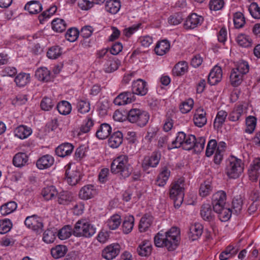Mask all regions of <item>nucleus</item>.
<instances>
[{"instance_id": "8fccbe9b", "label": "nucleus", "mask_w": 260, "mask_h": 260, "mask_svg": "<svg viewBox=\"0 0 260 260\" xmlns=\"http://www.w3.org/2000/svg\"><path fill=\"white\" fill-rule=\"evenodd\" d=\"M219 211H214L218 214L219 219L222 222H225L230 219L232 215L231 210L225 206L221 207Z\"/></svg>"}, {"instance_id": "412c9836", "label": "nucleus", "mask_w": 260, "mask_h": 260, "mask_svg": "<svg viewBox=\"0 0 260 260\" xmlns=\"http://www.w3.org/2000/svg\"><path fill=\"white\" fill-rule=\"evenodd\" d=\"M134 100L133 93L131 92H123L114 99V103L118 106L125 105L131 103Z\"/></svg>"}, {"instance_id": "f704fd0d", "label": "nucleus", "mask_w": 260, "mask_h": 260, "mask_svg": "<svg viewBox=\"0 0 260 260\" xmlns=\"http://www.w3.org/2000/svg\"><path fill=\"white\" fill-rule=\"evenodd\" d=\"M28 157L25 153L19 152L16 154L13 159V162L15 166L21 168L27 164Z\"/></svg>"}, {"instance_id": "09e8293b", "label": "nucleus", "mask_w": 260, "mask_h": 260, "mask_svg": "<svg viewBox=\"0 0 260 260\" xmlns=\"http://www.w3.org/2000/svg\"><path fill=\"white\" fill-rule=\"evenodd\" d=\"M67 27V24L64 20L56 18L52 21V28L53 30L61 32L64 31Z\"/></svg>"}, {"instance_id": "423d86ee", "label": "nucleus", "mask_w": 260, "mask_h": 260, "mask_svg": "<svg viewBox=\"0 0 260 260\" xmlns=\"http://www.w3.org/2000/svg\"><path fill=\"white\" fill-rule=\"evenodd\" d=\"M184 182L183 179H179L172 184L170 191V197L173 200L174 207L178 208L183 201Z\"/></svg>"}, {"instance_id": "c756f323", "label": "nucleus", "mask_w": 260, "mask_h": 260, "mask_svg": "<svg viewBox=\"0 0 260 260\" xmlns=\"http://www.w3.org/2000/svg\"><path fill=\"white\" fill-rule=\"evenodd\" d=\"M42 195L45 200H51L56 197L58 191L53 185L44 187L42 190Z\"/></svg>"}, {"instance_id": "4d7b16f0", "label": "nucleus", "mask_w": 260, "mask_h": 260, "mask_svg": "<svg viewBox=\"0 0 260 260\" xmlns=\"http://www.w3.org/2000/svg\"><path fill=\"white\" fill-rule=\"evenodd\" d=\"M12 227V223L9 219L0 220V234H4L9 232Z\"/></svg>"}, {"instance_id": "f8f14e48", "label": "nucleus", "mask_w": 260, "mask_h": 260, "mask_svg": "<svg viewBox=\"0 0 260 260\" xmlns=\"http://www.w3.org/2000/svg\"><path fill=\"white\" fill-rule=\"evenodd\" d=\"M24 223L27 228L37 232L41 231L43 227L42 219L36 215L27 217Z\"/></svg>"}, {"instance_id": "680f3d73", "label": "nucleus", "mask_w": 260, "mask_h": 260, "mask_svg": "<svg viewBox=\"0 0 260 260\" xmlns=\"http://www.w3.org/2000/svg\"><path fill=\"white\" fill-rule=\"evenodd\" d=\"M79 32L75 28H71L68 30L66 34V38L71 42H75L78 38Z\"/></svg>"}, {"instance_id": "5701e85b", "label": "nucleus", "mask_w": 260, "mask_h": 260, "mask_svg": "<svg viewBox=\"0 0 260 260\" xmlns=\"http://www.w3.org/2000/svg\"><path fill=\"white\" fill-rule=\"evenodd\" d=\"M222 77L221 68L215 66L210 71L208 75V82L211 85H214L220 82Z\"/></svg>"}, {"instance_id": "ddd939ff", "label": "nucleus", "mask_w": 260, "mask_h": 260, "mask_svg": "<svg viewBox=\"0 0 260 260\" xmlns=\"http://www.w3.org/2000/svg\"><path fill=\"white\" fill-rule=\"evenodd\" d=\"M120 249V247L118 244H111L103 250L102 256L107 260H112L118 255Z\"/></svg>"}, {"instance_id": "de8ad7c7", "label": "nucleus", "mask_w": 260, "mask_h": 260, "mask_svg": "<svg viewBox=\"0 0 260 260\" xmlns=\"http://www.w3.org/2000/svg\"><path fill=\"white\" fill-rule=\"evenodd\" d=\"M246 127L245 132L246 133L251 134L255 130L257 119L253 116H249L247 117L245 120Z\"/></svg>"}, {"instance_id": "3c124183", "label": "nucleus", "mask_w": 260, "mask_h": 260, "mask_svg": "<svg viewBox=\"0 0 260 260\" xmlns=\"http://www.w3.org/2000/svg\"><path fill=\"white\" fill-rule=\"evenodd\" d=\"M57 109L60 114L67 115L71 113L72 106L69 102L62 101L58 104Z\"/></svg>"}, {"instance_id": "dca6fc26", "label": "nucleus", "mask_w": 260, "mask_h": 260, "mask_svg": "<svg viewBox=\"0 0 260 260\" xmlns=\"http://www.w3.org/2000/svg\"><path fill=\"white\" fill-rule=\"evenodd\" d=\"M260 170V158H255L249 165L248 175L250 180L256 181L259 176Z\"/></svg>"}, {"instance_id": "58836bf2", "label": "nucleus", "mask_w": 260, "mask_h": 260, "mask_svg": "<svg viewBox=\"0 0 260 260\" xmlns=\"http://www.w3.org/2000/svg\"><path fill=\"white\" fill-rule=\"evenodd\" d=\"M17 208V204L11 201L3 204L0 208V212L3 216H7L14 212Z\"/></svg>"}, {"instance_id": "39448f33", "label": "nucleus", "mask_w": 260, "mask_h": 260, "mask_svg": "<svg viewBox=\"0 0 260 260\" xmlns=\"http://www.w3.org/2000/svg\"><path fill=\"white\" fill-rule=\"evenodd\" d=\"M96 232V228L85 219L79 220L75 223L73 234L77 237L90 238Z\"/></svg>"}, {"instance_id": "1a4fd4ad", "label": "nucleus", "mask_w": 260, "mask_h": 260, "mask_svg": "<svg viewBox=\"0 0 260 260\" xmlns=\"http://www.w3.org/2000/svg\"><path fill=\"white\" fill-rule=\"evenodd\" d=\"M180 240V232L176 227L171 228L166 233V238L164 239V245L169 251L176 249Z\"/></svg>"}, {"instance_id": "aec40b11", "label": "nucleus", "mask_w": 260, "mask_h": 260, "mask_svg": "<svg viewBox=\"0 0 260 260\" xmlns=\"http://www.w3.org/2000/svg\"><path fill=\"white\" fill-rule=\"evenodd\" d=\"M54 162V158L51 155L45 154L40 157L36 162L37 167L40 170L47 169Z\"/></svg>"}, {"instance_id": "4be33fe9", "label": "nucleus", "mask_w": 260, "mask_h": 260, "mask_svg": "<svg viewBox=\"0 0 260 260\" xmlns=\"http://www.w3.org/2000/svg\"><path fill=\"white\" fill-rule=\"evenodd\" d=\"M152 250V246L148 240H144L141 242L137 248L138 254L141 257L149 256Z\"/></svg>"}, {"instance_id": "4c0bfd02", "label": "nucleus", "mask_w": 260, "mask_h": 260, "mask_svg": "<svg viewBox=\"0 0 260 260\" xmlns=\"http://www.w3.org/2000/svg\"><path fill=\"white\" fill-rule=\"evenodd\" d=\"M153 220V217L150 214H145L141 219L139 229L141 232H144L151 226Z\"/></svg>"}, {"instance_id": "a211bd4d", "label": "nucleus", "mask_w": 260, "mask_h": 260, "mask_svg": "<svg viewBox=\"0 0 260 260\" xmlns=\"http://www.w3.org/2000/svg\"><path fill=\"white\" fill-rule=\"evenodd\" d=\"M160 155L153 153L151 156H145L142 162V167L144 171L147 170L150 167H155L158 164Z\"/></svg>"}, {"instance_id": "bb28decb", "label": "nucleus", "mask_w": 260, "mask_h": 260, "mask_svg": "<svg viewBox=\"0 0 260 260\" xmlns=\"http://www.w3.org/2000/svg\"><path fill=\"white\" fill-rule=\"evenodd\" d=\"M203 226L202 224L196 222L192 224L189 229V237L191 240L198 239L203 233Z\"/></svg>"}, {"instance_id": "c85d7f7f", "label": "nucleus", "mask_w": 260, "mask_h": 260, "mask_svg": "<svg viewBox=\"0 0 260 260\" xmlns=\"http://www.w3.org/2000/svg\"><path fill=\"white\" fill-rule=\"evenodd\" d=\"M135 218L133 215H128L124 217L122 224V231L125 234L130 233L133 229Z\"/></svg>"}, {"instance_id": "e433bc0d", "label": "nucleus", "mask_w": 260, "mask_h": 260, "mask_svg": "<svg viewBox=\"0 0 260 260\" xmlns=\"http://www.w3.org/2000/svg\"><path fill=\"white\" fill-rule=\"evenodd\" d=\"M120 8L121 4L119 0H108L105 6L106 11L112 14L117 13Z\"/></svg>"}, {"instance_id": "c03bdc74", "label": "nucleus", "mask_w": 260, "mask_h": 260, "mask_svg": "<svg viewBox=\"0 0 260 260\" xmlns=\"http://www.w3.org/2000/svg\"><path fill=\"white\" fill-rule=\"evenodd\" d=\"M238 252L237 250H235V247L229 245L225 249L219 254V258L220 260H227L234 256H235Z\"/></svg>"}, {"instance_id": "a18cd8bd", "label": "nucleus", "mask_w": 260, "mask_h": 260, "mask_svg": "<svg viewBox=\"0 0 260 260\" xmlns=\"http://www.w3.org/2000/svg\"><path fill=\"white\" fill-rule=\"evenodd\" d=\"M193 106L194 101L191 98H188L180 104L179 108L182 113L186 114L192 110Z\"/></svg>"}, {"instance_id": "bf43d9fd", "label": "nucleus", "mask_w": 260, "mask_h": 260, "mask_svg": "<svg viewBox=\"0 0 260 260\" xmlns=\"http://www.w3.org/2000/svg\"><path fill=\"white\" fill-rule=\"evenodd\" d=\"M212 191V187L210 182L205 181L204 183L201 185L199 194L202 197H205L209 194Z\"/></svg>"}, {"instance_id": "9d476101", "label": "nucleus", "mask_w": 260, "mask_h": 260, "mask_svg": "<svg viewBox=\"0 0 260 260\" xmlns=\"http://www.w3.org/2000/svg\"><path fill=\"white\" fill-rule=\"evenodd\" d=\"M66 168V180L70 185L77 184L81 179V173L75 164H68Z\"/></svg>"}, {"instance_id": "f257e3e1", "label": "nucleus", "mask_w": 260, "mask_h": 260, "mask_svg": "<svg viewBox=\"0 0 260 260\" xmlns=\"http://www.w3.org/2000/svg\"><path fill=\"white\" fill-rule=\"evenodd\" d=\"M112 173L119 174L125 178L128 177L133 171V169L128 162V157L126 155H121L116 157L111 165Z\"/></svg>"}, {"instance_id": "13d9d810", "label": "nucleus", "mask_w": 260, "mask_h": 260, "mask_svg": "<svg viewBox=\"0 0 260 260\" xmlns=\"http://www.w3.org/2000/svg\"><path fill=\"white\" fill-rule=\"evenodd\" d=\"M237 42L243 47H248L251 45L249 37L244 34H240L237 37Z\"/></svg>"}, {"instance_id": "a878e982", "label": "nucleus", "mask_w": 260, "mask_h": 260, "mask_svg": "<svg viewBox=\"0 0 260 260\" xmlns=\"http://www.w3.org/2000/svg\"><path fill=\"white\" fill-rule=\"evenodd\" d=\"M123 135L120 131L113 133L108 140V145L112 148H118L122 143Z\"/></svg>"}, {"instance_id": "0e129e2a", "label": "nucleus", "mask_w": 260, "mask_h": 260, "mask_svg": "<svg viewBox=\"0 0 260 260\" xmlns=\"http://www.w3.org/2000/svg\"><path fill=\"white\" fill-rule=\"evenodd\" d=\"M94 125V121L90 117H87L83 122L81 127V131L82 133H86L90 131Z\"/></svg>"}, {"instance_id": "6ab92c4d", "label": "nucleus", "mask_w": 260, "mask_h": 260, "mask_svg": "<svg viewBox=\"0 0 260 260\" xmlns=\"http://www.w3.org/2000/svg\"><path fill=\"white\" fill-rule=\"evenodd\" d=\"M193 120L195 125L199 127L205 125L207 121L205 110L201 107L198 108L194 114Z\"/></svg>"}, {"instance_id": "7c9ffc66", "label": "nucleus", "mask_w": 260, "mask_h": 260, "mask_svg": "<svg viewBox=\"0 0 260 260\" xmlns=\"http://www.w3.org/2000/svg\"><path fill=\"white\" fill-rule=\"evenodd\" d=\"M31 133L30 127L23 125L18 126L14 131L15 136L20 139L27 138Z\"/></svg>"}, {"instance_id": "69168bd1", "label": "nucleus", "mask_w": 260, "mask_h": 260, "mask_svg": "<svg viewBox=\"0 0 260 260\" xmlns=\"http://www.w3.org/2000/svg\"><path fill=\"white\" fill-rule=\"evenodd\" d=\"M54 104V102L50 98H44L42 100L40 106L43 110L47 111L53 107Z\"/></svg>"}, {"instance_id": "774afa93", "label": "nucleus", "mask_w": 260, "mask_h": 260, "mask_svg": "<svg viewBox=\"0 0 260 260\" xmlns=\"http://www.w3.org/2000/svg\"><path fill=\"white\" fill-rule=\"evenodd\" d=\"M84 208L85 207L84 203L82 202H79L73 205L72 210L74 215H80L83 214Z\"/></svg>"}, {"instance_id": "f03ea898", "label": "nucleus", "mask_w": 260, "mask_h": 260, "mask_svg": "<svg viewBox=\"0 0 260 260\" xmlns=\"http://www.w3.org/2000/svg\"><path fill=\"white\" fill-rule=\"evenodd\" d=\"M248 62L244 60L238 61L231 72L230 77L231 84L233 86H238L242 82L244 76L249 72Z\"/></svg>"}, {"instance_id": "603ef678", "label": "nucleus", "mask_w": 260, "mask_h": 260, "mask_svg": "<svg viewBox=\"0 0 260 260\" xmlns=\"http://www.w3.org/2000/svg\"><path fill=\"white\" fill-rule=\"evenodd\" d=\"M67 249L64 245H58L51 249V253L55 258L63 257L67 253Z\"/></svg>"}, {"instance_id": "49530a36", "label": "nucleus", "mask_w": 260, "mask_h": 260, "mask_svg": "<svg viewBox=\"0 0 260 260\" xmlns=\"http://www.w3.org/2000/svg\"><path fill=\"white\" fill-rule=\"evenodd\" d=\"M188 69V64L185 61L178 62L173 69V73L175 75L181 76L184 75Z\"/></svg>"}, {"instance_id": "473e14b6", "label": "nucleus", "mask_w": 260, "mask_h": 260, "mask_svg": "<svg viewBox=\"0 0 260 260\" xmlns=\"http://www.w3.org/2000/svg\"><path fill=\"white\" fill-rule=\"evenodd\" d=\"M111 130V127L109 124H102L96 131V136L99 139H105L109 136Z\"/></svg>"}, {"instance_id": "cd10ccee", "label": "nucleus", "mask_w": 260, "mask_h": 260, "mask_svg": "<svg viewBox=\"0 0 260 260\" xmlns=\"http://www.w3.org/2000/svg\"><path fill=\"white\" fill-rule=\"evenodd\" d=\"M200 215L201 217L205 221H211L214 219V214L211 206L209 204H204L202 205Z\"/></svg>"}, {"instance_id": "0eeeda50", "label": "nucleus", "mask_w": 260, "mask_h": 260, "mask_svg": "<svg viewBox=\"0 0 260 260\" xmlns=\"http://www.w3.org/2000/svg\"><path fill=\"white\" fill-rule=\"evenodd\" d=\"M127 118L130 122L143 127L147 123L149 115L147 112L140 109L132 108L128 111Z\"/></svg>"}, {"instance_id": "e2e57ef3", "label": "nucleus", "mask_w": 260, "mask_h": 260, "mask_svg": "<svg viewBox=\"0 0 260 260\" xmlns=\"http://www.w3.org/2000/svg\"><path fill=\"white\" fill-rule=\"evenodd\" d=\"M248 10L253 18H260V7L256 3H251L249 7Z\"/></svg>"}, {"instance_id": "6e6d98bb", "label": "nucleus", "mask_w": 260, "mask_h": 260, "mask_svg": "<svg viewBox=\"0 0 260 260\" xmlns=\"http://www.w3.org/2000/svg\"><path fill=\"white\" fill-rule=\"evenodd\" d=\"M73 230L70 225H66L59 230L58 237L60 240H65L69 238L72 235Z\"/></svg>"}, {"instance_id": "a19ab883", "label": "nucleus", "mask_w": 260, "mask_h": 260, "mask_svg": "<svg viewBox=\"0 0 260 260\" xmlns=\"http://www.w3.org/2000/svg\"><path fill=\"white\" fill-rule=\"evenodd\" d=\"M244 108L242 105L236 106L229 114V119L233 122L238 121L243 113Z\"/></svg>"}, {"instance_id": "7ed1b4c3", "label": "nucleus", "mask_w": 260, "mask_h": 260, "mask_svg": "<svg viewBox=\"0 0 260 260\" xmlns=\"http://www.w3.org/2000/svg\"><path fill=\"white\" fill-rule=\"evenodd\" d=\"M226 146L225 143L223 141L217 144L215 140H211L208 143L206 155L207 157H210L214 153V162L219 164L222 160Z\"/></svg>"}, {"instance_id": "b1692460", "label": "nucleus", "mask_w": 260, "mask_h": 260, "mask_svg": "<svg viewBox=\"0 0 260 260\" xmlns=\"http://www.w3.org/2000/svg\"><path fill=\"white\" fill-rule=\"evenodd\" d=\"M121 64V61L116 58H110L103 64V70L107 73H111L116 71Z\"/></svg>"}, {"instance_id": "79ce46f5", "label": "nucleus", "mask_w": 260, "mask_h": 260, "mask_svg": "<svg viewBox=\"0 0 260 260\" xmlns=\"http://www.w3.org/2000/svg\"><path fill=\"white\" fill-rule=\"evenodd\" d=\"M30 81V76L29 74L20 73L17 75L15 79L16 85L19 87H23L27 85Z\"/></svg>"}, {"instance_id": "4468645a", "label": "nucleus", "mask_w": 260, "mask_h": 260, "mask_svg": "<svg viewBox=\"0 0 260 260\" xmlns=\"http://www.w3.org/2000/svg\"><path fill=\"white\" fill-rule=\"evenodd\" d=\"M204 21L202 16L196 13H191L186 18L184 26L186 29H193L201 25Z\"/></svg>"}, {"instance_id": "393cba45", "label": "nucleus", "mask_w": 260, "mask_h": 260, "mask_svg": "<svg viewBox=\"0 0 260 260\" xmlns=\"http://www.w3.org/2000/svg\"><path fill=\"white\" fill-rule=\"evenodd\" d=\"M74 149V146L69 143H64L59 145L55 149L57 156L61 157L70 155Z\"/></svg>"}, {"instance_id": "864d4df0", "label": "nucleus", "mask_w": 260, "mask_h": 260, "mask_svg": "<svg viewBox=\"0 0 260 260\" xmlns=\"http://www.w3.org/2000/svg\"><path fill=\"white\" fill-rule=\"evenodd\" d=\"M77 108L79 112L85 114L89 111L90 109V104L86 99H80L77 102Z\"/></svg>"}, {"instance_id": "5fc2aeb1", "label": "nucleus", "mask_w": 260, "mask_h": 260, "mask_svg": "<svg viewBox=\"0 0 260 260\" xmlns=\"http://www.w3.org/2000/svg\"><path fill=\"white\" fill-rule=\"evenodd\" d=\"M62 52V49L58 46L50 48L47 53V57L51 59H55L60 56Z\"/></svg>"}, {"instance_id": "9b49d317", "label": "nucleus", "mask_w": 260, "mask_h": 260, "mask_svg": "<svg viewBox=\"0 0 260 260\" xmlns=\"http://www.w3.org/2000/svg\"><path fill=\"white\" fill-rule=\"evenodd\" d=\"M226 200V193L223 190L215 192L212 196V204L214 211H219L221 207L225 206Z\"/></svg>"}, {"instance_id": "c9c22d12", "label": "nucleus", "mask_w": 260, "mask_h": 260, "mask_svg": "<svg viewBox=\"0 0 260 260\" xmlns=\"http://www.w3.org/2000/svg\"><path fill=\"white\" fill-rule=\"evenodd\" d=\"M57 202L59 204L61 205H68L73 200V197L72 194L66 191L62 190L60 192L58 191L57 194Z\"/></svg>"}, {"instance_id": "052dcab7", "label": "nucleus", "mask_w": 260, "mask_h": 260, "mask_svg": "<svg viewBox=\"0 0 260 260\" xmlns=\"http://www.w3.org/2000/svg\"><path fill=\"white\" fill-rule=\"evenodd\" d=\"M233 21L236 28L243 27L245 22L244 16L241 12H236L234 14Z\"/></svg>"}, {"instance_id": "20e7f679", "label": "nucleus", "mask_w": 260, "mask_h": 260, "mask_svg": "<svg viewBox=\"0 0 260 260\" xmlns=\"http://www.w3.org/2000/svg\"><path fill=\"white\" fill-rule=\"evenodd\" d=\"M196 137L192 135H186L184 132L177 133L176 139L172 142L171 146H168V149L182 147L183 149L189 150L194 146Z\"/></svg>"}, {"instance_id": "f3484780", "label": "nucleus", "mask_w": 260, "mask_h": 260, "mask_svg": "<svg viewBox=\"0 0 260 260\" xmlns=\"http://www.w3.org/2000/svg\"><path fill=\"white\" fill-rule=\"evenodd\" d=\"M97 191L94 186L91 184L84 185L79 190V197L84 200H87L94 197Z\"/></svg>"}, {"instance_id": "338daca9", "label": "nucleus", "mask_w": 260, "mask_h": 260, "mask_svg": "<svg viewBox=\"0 0 260 260\" xmlns=\"http://www.w3.org/2000/svg\"><path fill=\"white\" fill-rule=\"evenodd\" d=\"M182 20V15L180 13H177L170 16L168 18V21L171 25H176L181 23Z\"/></svg>"}, {"instance_id": "ea45409f", "label": "nucleus", "mask_w": 260, "mask_h": 260, "mask_svg": "<svg viewBox=\"0 0 260 260\" xmlns=\"http://www.w3.org/2000/svg\"><path fill=\"white\" fill-rule=\"evenodd\" d=\"M35 76L40 81L47 82L50 79V72L47 68L40 67L36 71Z\"/></svg>"}, {"instance_id": "6e6552de", "label": "nucleus", "mask_w": 260, "mask_h": 260, "mask_svg": "<svg viewBox=\"0 0 260 260\" xmlns=\"http://www.w3.org/2000/svg\"><path fill=\"white\" fill-rule=\"evenodd\" d=\"M244 170V164L241 159L232 157L229 160L226 167V174L230 178H238Z\"/></svg>"}, {"instance_id": "2f4dec72", "label": "nucleus", "mask_w": 260, "mask_h": 260, "mask_svg": "<svg viewBox=\"0 0 260 260\" xmlns=\"http://www.w3.org/2000/svg\"><path fill=\"white\" fill-rule=\"evenodd\" d=\"M228 116V112L224 110H219L216 114L213 126L215 129L220 128L224 124Z\"/></svg>"}, {"instance_id": "72a5a7b5", "label": "nucleus", "mask_w": 260, "mask_h": 260, "mask_svg": "<svg viewBox=\"0 0 260 260\" xmlns=\"http://www.w3.org/2000/svg\"><path fill=\"white\" fill-rule=\"evenodd\" d=\"M121 223V216L118 214H115L110 216L106 221V225L111 230L117 229Z\"/></svg>"}, {"instance_id": "2eb2a0df", "label": "nucleus", "mask_w": 260, "mask_h": 260, "mask_svg": "<svg viewBox=\"0 0 260 260\" xmlns=\"http://www.w3.org/2000/svg\"><path fill=\"white\" fill-rule=\"evenodd\" d=\"M132 93L138 95L144 96L148 92L147 83L144 80L139 79L133 81L132 84Z\"/></svg>"}, {"instance_id": "37998d69", "label": "nucleus", "mask_w": 260, "mask_h": 260, "mask_svg": "<svg viewBox=\"0 0 260 260\" xmlns=\"http://www.w3.org/2000/svg\"><path fill=\"white\" fill-rule=\"evenodd\" d=\"M24 9L30 14H37L42 10V6L39 2L32 1L25 5Z\"/></svg>"}]
</instances>
